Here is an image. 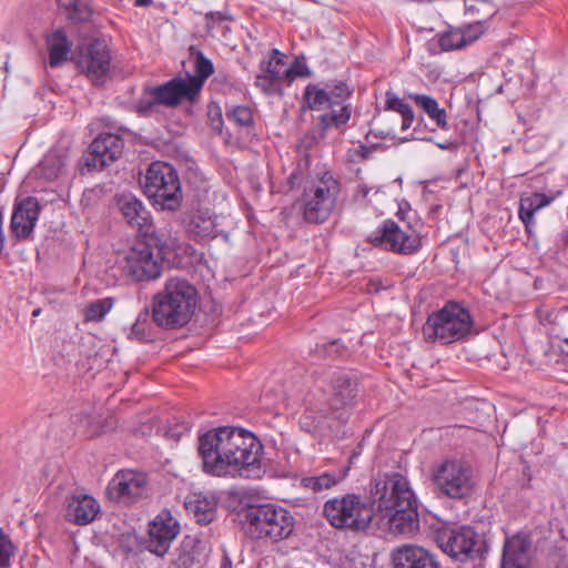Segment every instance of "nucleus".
I'll use <instances>...</instances> for the list:
<instances>
[{
    "label": "nucleus",
    "instance_id": "obj_1",
    "mask_svg": "<svg viewBox=\"0 0 568 568\" xmlns=\"http://www.w3.org/2000/svg\"><path fill=\"white\" fill-rule=\"evenodd\" d=\"M263 446L251 432L219 427L199 438L202 469L215 477H258Z\"/></svg>",
    "mask_w": 568,
    "mask_h": 568
},
{
    "label": "nucleus",
    "instance_id": "obj_2",
    "mask_svg": "<svg viewBox=\"0 0 568 568\" xmlns=\"http://www.w3.org/2000/svg\"><path fill=\"white\" fill-rule=\"evenodd\" d=\"M373 496L377 527L407 536L418 530L417 501L406 477L393 474L376 481Z\"/></svg>",
    "mask_w": 568,
    "mask_h": 568
},
{
    "label": "nucleus",
    "instance_id": "obj_3",
    "mask_svg": "<svg viewBox=\"0 0 568 568\" xmlns=\"http://www.w3.org/2000/svg\"><path fill=\"white\" fill-rule=\"evenodd\" d=\"M196 290L186 280L168 278L163 288L152 301L153 322L163 328L173 329L186 325L196 307Z\"/></svg>",
    "mask_w": 568,
    "mask_h": 568
},
{
    "label": "nucleus",
    "instance_id": "obj_4",
    "mask_svg": "<svg viewBox=\"0 0 568 568\" xmlns=\"http://www.w3.org/2000/svg\"><path fill=\"white\" fill-rule=\"evenodd\" d=\"M473 327L474 321L469 311L450 302L428 316L423 326V335L428 342L450 344L466 338Z\"/></svg>",
    "mask_w": 568,
    "mask_h": 568
},
{
    "label": "nucleus",
    "instance_id": "obj_5",
    "mask_svg": "<svg viewBox=\"0 0 568 568\" xmlns=\"http://www.w3.org/2000/svg\"><path fill=\"white\" fill-rule=\"evenodd\" d=\"M159 252L155 254L149 243H138L125 252L121 267L123 272L136 282L158 278L162 273V260L178 247V239L156 237Z\"/></svg>",
    "mask_w": 568,
    "mask_h": 568
},
{
    "label": "nucleus",
    "instance_id": "obj_6",
    "mask_svg": "<svg viewBox=\"0 0 568 568\" xmlns=\"http://www.w3.org/2000/svg\"><path fill=\"white\" fill-rule=\"evenodd\" d=\"M144 194L162 210L175 211L182 201L181 184L175 169L165 162H153L142 181Z\"/></svg>",
    "mask_w": 568,
    "mask_h": 568
},
{
    "label": "nucleus",
    "instance_id": "obj_7",
    "mask_svg": "<svg viewBox=\"0 0 568 568\" xmlns=\"http://www.w3.org/2000/svg\"><path fill=\"white\" fill-rule=\"evenodd\" d=\"M324 515L335 528L362 531L374 521L375 511L359 495L347 494L327 500Z\"/></svg>",
    "mask_w": 568,
    "mask_h": 568
},
{
    "label": "nucleus",
    "instance_id": "obj_8",
    "mask_svg": "<svg viewBox=\"0 0 568 568\" xmlns=\"http://www.w3.org/2000/svg\"><path fill=\"white\" fill-rule=\"evenodd\" d=\"M248 532L253 538L278 541L287 538L294 529V518L284 508L263 505L247 513Z\"/></svg>",
    "mask_w": 568,
    "mask_h": 568
},
{
    "label": "nucleus",
    "instance_id": "obj_9",
    "mask_svg": "<svg viewBox=\"0 0 568 568\" xmlns=\"http://www.w3.org/2000/svg\"><path fill=\"white\" fill-rule=\"evenodd\" d=\"M432 479L439 493L455 499L470 495L476 485L470 465L455 458L435 465L432 470Z\"/></svg>",
    "mask_w": 568,
    "mask_h": 568
},
{
    "label": "nucleus",
    "instance_id": "obj_10",
    "mask_svg": "<svg viewBox=\"0 0 568 568\" xmlns=\"http://www.w3.org/2000/svg\"><path fill=\"white\" fill-rule=\"evenodd\" d=\"M338 193V182L331 175H324L304 192V219L311 223L325 222L335 209Z\"/></svg>",
    "mask_w": 568,
    "mask_h": 568
},
{
    "label": "nucleus",
    "instance_id": "obj_11",
    "mask_svg": "<svg viewBox=\"0 0 568 568\" xmlns=\"http://www.w3.org/2000/svg\"><path fill=\"white\" fill-rule=\"evenodd\" d=\"M199 83L190 85L185 79L175 78L164 84L149 88L144 91L135 109L140 114H148L161 104L175 106L182 100H194L199 93Z\"/></svg>",
    "mask_w": 568,
    "mask_h": 568
},
{
    "label": "nucleus",
    "instance_id": "obj_12",
    "mask_svg": "<svg viewBox=\"0 0 568 568\" xmlns=\"http://www.w3.org/2000/svg\"><path fill=\"white\" fill-rule=\"evenodd\" d=\"M368 239L375 246L402 255L414 254L422 245L419 234L410 225L392 220L385 221Z\"/></svg>",
    "mask_w": 568,
    "mask_h": 568
},
{
    "label": "nucleus",
    "instance_id": "obj_13",
    "mask_svg": "<svg viewBox=\"0 0 568 568\" xmlns=\"http://www.w3.org/2000/svg\"><path fill=\"white\" fill-rule=\"evenodd\" d=\"M435 539L445 554L458 560L473 558L480 551V538L468 526L440 528L436 531Z\"/></svg>",
    "mask_w": 568,
    "mask_h": 568
},
{
    "label": "nucleus",
    "instance_id": "obj_14",
    "mask_svg": "<svg viewBox=\"0 0 568 568\" xmlns=\"http://www.w3.org/2000/svg\"><path fill=\"white\" fill-rule=\"evenodd\" d=\"M148 491V479L143 473L135 470H120L108 486L111 499L122 503H133Z\"/></svg>",
    "mask_w": 568,
    "mask_h": 568
},
{
    "label": "nucleus",
    "instance_id": "obj_15",
    "mask_svg": "<svg viewBox=\"0 0 568 568\" xmlns=\"http://www.w3.org/2000/svg\"><path fill=\"white\" fill-rule=\"evenodd\" d=\"M180 531L178 520L170 510H162L149 525L146 548L156 556H163Z\"/></svg>",
    "mask_w": 568,
    "mask_h": 568
},
{
    "label": "nucleus",
    "instance_id": "obj_16",
    "mask_svg": "<svg viewBox=\"0 0 568 568\" xmlns=\"http://www.w3.org/2000/svg\"><path fill=\"white\" fill-rule=\"evenodd\" d=\"M123 141L118 134L102 133L95 138L85 155L89 170L101 171L112 164L122 153Z\"/></svg>",
    "mask_w": 568,
    "mask_h": 568
},
{
    "label": "nucleus",
    "instance_id": "obj_17",
    "mask_svg": "<svg viewBox=\"0 0 568 568\" xmlns=\"http://www.w3.org/2000/svg\"><path fill=\"white\" fill-rule=\"evenodd\" d=\"M111 55L103 40H94L81 54L79 65L97 84H102L110 74Z\"/></svg>",
    "mask_w": 568,
    "mask_h": 568
},
{
    "label": "nucleus",
    "instance_id": "obj_18",
    "mask_svg": "<svg viewBox=\"0 0 568 568\" xmlns=\"http://www.w3.org/2000/svg\"><path fill=\"white\" fill-rule=\"evenodd\" d=\"M221 217L210 209H197L191 212L186 221L187 233L196 241H209L222 234L227 240V233H223Z\"/></svg>",
    "mask_w": 568,
    "mask_h": 568
},
{
    "label": "nucleus",
    "instance_id": "obj_19",
    "mask_svg": "<svg viewBox=\"0 0 568 568\" xmlns=\"http://www.w3.org/2000/svg\"><path fill=\"white\" fill-rule=\"evenodd\" d=\"M393 568H439L435 556L423 547L403 545L392 552Z\"/></svg>",
    "mask_w": 568,
    "mask_h": 568
},
{
    "label": "nucleus",
    "instance_id": "obj_20",
    "mask_svg": "<svg viewBox=\"0 0 568 568\" xmlns=\"http://www.w3.org/2000/svg\"><path fill=\"white\" fill-rule=\"evenodd\" d=\"M210 548L204 540L186 536L169 568H200L206 560Z\"/></svg>",
    "mask_w": 568,
    "mask_h": 568
},
{
    "label": "nucleus",
    "instance_id": "obj_21",
    "mask_svg": "<svg viewBox=\"0 0 568 568\" xmlns=\"http://www.w3.org/2000/svg\"><path fill=\"white\" fill-rule=\"evenodd\" d=\"M349 94L348 87L344 82H339L328 91V95L332 97L333 110L320 116V124L323 129L339 126L349 120L351 109L344 104Z\"/></svg>",
    "mask_w": 568,
    "mask_h": 568
},
{
    "label": "nucleus",
    "instance_id": "obj_22",
    "mask_svg": "<svg viewBox=\"0 0 568 568\" xmlns=\"http://www.w3.org/2000/svg\"><path fill=\"white\" fill-rule=\"evenodd\" d=\"M40 213L37 199L27 197L14 209L11 217L12 233L19 239H27L33 231Z\"/></svg>",
    "mask_w": 568,
    "mask_h": 568
},
{
    "label": "nucleus",
    "instance_id": "obj_23",
    "mask_svg": "<svg viewBox=\"0 0 568 568\" xmlns=\"http://www.w3.org/2000/svg\"><path fill=\"white\" fill-rule=\"evenodd\" d=\"M67 520L77 525H88L100 511L99 503L89 495H72L64 501Z\"/></svg>",
    "mask_w": 568,
    "mask_h": 568
},
{
    "label": "nucleus",
    "instance_id": "obj_24",
    "mask_svg": "<svg viewBox=\"0 0 568 568\" xmlns=\"http://www.w3.org/2000/svg\"><path fill=\"white\" fill-rule=\"evenodd\" d=\"M356 396V382L345 372L334 373L331 378V394L328 404L332 410L337 412L354 403Z\"/></svg>",
    "mask_w": 568,
    "mask_h": 568
},
{
    "label": "nucleus",
    "instance_id": "obj_25",
    "mask_svg": "<svg viewBox=\"0 0 568 568\" xmlns=\"http://www.w3.org/2000/svg\"><path fill=\"white\" fill-rule=\"evenodd\" d=\"M116 205L132 227L139 231L145 229V233L149 232L150 213L138 197L130 193L120 194L116 197Z\"/></svg>",
    "mask_w": 568,
    "mask_h": 568
},
{
    "label": "nucleus",
    "instance_id": "obj_26",
    "mask_svg": "<svg viewBox=\"0 0 568 568\" xmlns=\"http://www.w3.org/2000/svg\"><path fill=\"white\" fill-rule=\"evenodd\" d=\"M529 540L523 535L507 538L504 545L501 568H527Z\"/></svg>",
    "mask_w": 568,
    "mask_h": 568
},
{
    "label": "nucleus",
    "instance_id": "obj_27",
    "mask_svg": "<svg viewBox=\"0 0 568 568\" xmlns=\"http://www.w3.org/2000/svg\"><path fill=\"white\" fill-rule=\"evenodd\" d=\"M409 99L426 113L428 119L434 122L438 129L443 131H447L449 129L446 110L440 108L433 97L413 93L409 94Z\"/></svg>",
    "mask_w": 568,
    "mask_h": 568
},
{
    "label": "nucleus",
    "instance_id": "obj_28",
    "mask_svg": "<svg viewBox=\"0 0 568 568\" xmlns=\"http://www.w3.org/2000/svg\"><path fill=\"white\" fill-rule=\"evenodd\" d=\"M217 501L213 496L194 494L185 501L186 509L194 515L197 523L209 524L215 517Z\"/></svg>",
    "mask_w": 568,
    "mask_h": 568
},
{
    "label": "nucleus",
    "instance_id": "obj_29",
    "mask_svg": "<svg viewBox=\"0 0 568 568\" xmlns=\"http://www.w3.org/2000/svg\"><path fill=\"white\" fill-rule=\"evenodd\" d=\"M67 162L65 154L57 153L55 151L49 152L39 165L33 170V174L45 181H53L58 179L64 171Z\"/></svg>",
    "mask_w": 568,
    "mask_h": 568
},
{
    "label": "nucleus",
    "instance_id": "obj_30",
    "mask_svg": "<svg viewBox=\"0 0 568 568\" xmlns=\"http://www.w3.org/2000/svg\"><path fill=\"white\" fill-rule=\"evenodd\" d=\"M551 199L541 193H532L520 199L519 217L528 227L534 223V214L538 210L547 206Z\"/></svg>",
    "mask_w": 568,
    "mask_h": 568
},
{
    "label": "nucleus",
    "instance_id": "obj_31",
    "mask_svg": "<svg viewBox=\"0 0 568 568\" xmlns=\"http://www.w3.org/2000/svg\"><path fill=\"white\" fill-rule=\"evenodd\" d=\"M347 476V469H338L334 471H324L317 476L305 477L302 480L304 487L313 491H322L329 489L342 481Z\"/></svg>",
    "mask_w": 568,
    "mask_h": 568
},
{
    "label": "nucleus",
    "instance_id": "obj_32",
    "mask_svg": "<svg viewBox=\"0 0 568 568\" xmlns=\"http://www.w3.org/2000/svg\"><path fill=\"white\" fill-rule=\"evenodd\" d=\"M49 63L51 67H58L67 61L70 51V43L61 30H57L48 38Z\"/></svg>",
    "mask_w": 568,
    "mask_h": 568
},
{
    "label": "nucleus",
    "instance_id": "obj_33",
    "mask_svg": "<svg viewBox=\"0 0 568 568\" xmlns=\"http://www.w3.org/2000/svg\"><path fill=\"white\" fill-rule=\"evenodd\" d=\"M465 16L471 21L487 23L497 12L490 0H463Z\"/></svg>",
    "mask_w": 568,
    "mask_h": 568
},
{
    "label": "nucleus",
    "instance_id": "obj_34",
    "mask_svg": "<svg viewBox=\"0 0 568 568\" xmlns=\"http://www.w3.org/2000/svg\"><path fill=\"white\" fill-rule=\"evenodd\" d=\"M58 3L69 20L84 22L91 17V8L88 0H58Z\"/></svg>",
    "mask_w": 568,
    "mask_h": 568
},
{
    "label": "nucleus",
    "instance_id": "obj_35",
    "mask_svg": "<svg viewBox=\"0 0 568 568\" xmlns=\"http://www.w3.org/2000/svg\"><path fill=\"white\" fill-rule=\"evenodd\" d=\"M286 63L284 61V54L277 49L271 51L268 60L261 62V72L267 75L270 79L286 80Z\"/></svg>",
    "mask_w": 568,
    "mask_h": 568
},
{
    "label": "nucleus",
    "instance_id": "obj_36",
    "mask_svg": "<svg viewBox=\"0 0 568 568\" xmlns=\"http://www.w3.org/2000/svg\"><path fill=\"white\" fill-rule=\"evenodd\" d=\"M304 99L308 108L312 110H333L332 97L328 95V91L321 89L315 84H308L306 87Z\"/></svg>",
    "mask_w": 568,
    "mask_h": 568
},
{
    "label": "nucleus",
    "instance_id": "obj_37",
    "mask_svg": "<svg viewBox=\"0 0 568 568\" xmlns=\"http://www.w3.org/2000/svg\"><path fill=\"white\" fill-rule=\"evenodd\" d=\"M113 300L110 297L91 302L84 311L85 322H100L112 310Z\"/></svg>",
    "mask_w": 568,
    "mask_h": 568
},
{
    "label": "nucleus",
    "instance_id": "obj_38",
    "mask_svg": "<svg viewBox=\"0 0 568 568\" xmlns=\"http://www.w3.org/2000/svg\"><path fill=\"white\" fill-rule=\"evenodd\" d=\"M213 64L211 60L206 59L202 53L196 57L195 60V75L187 77L185 80L191 85L200 84L199 91L203 87L204 81L213 73Z\"/></svg>",
    "mask_w": 568,
    "mask_h": 568
},
{
    "label": "nucleus",
    "instance_id": "obj_39",
    "mask_svg": "<svg viewBox=\"0 0 568 568\" xmlns=\"http://www.w3.org/2000/svg\"><path fill=\"white\" fill-rule=\"evenodd\" d=\"M73 424L78 432L88 437H94L100 434L95 418L87 413L75 415Z\"/></svg>",
    "mask_w": 568,
    "mask_h": 568
},
{
    "label": "nucleus",
    "instance_id": "obj_40",
    "mask_svg": "<svg viewBox=\"0 0 568 568\" xmlns=\"http://www.w3.org/2000/svg\"><path fill=\"white\" fill-rule=\"evenodd\" d=\"M439 45L445 51L465 47L464 36L459 28L444 32L439 38Z\"/></svg>",
    "mask_w": 568,
    "mask_h": 568
},
{
    "label": "nucleus",
    "instance_id": "obj_41",
    "mask_svg": "<svg viewBox=\"0 0 568 568\" xmlns=\"http://www.w3.org/2000/svg\"><path fill=\"white\" fill-rule=\"evenodd\" d=\"M150 328V313L148 310L142 311L135 322L133 323L130 332L131 338H136L139 341L146 339L149 337Z\"/></svg>",
    "mask_w": 568,
    "mask_h": 568
},
{
    "label": "nucleus",
    "instance_id": "obj_42",
    "mask_svg": "<svg viewBox=\"0 0 568 568\" xmlns=\"http://www.w3.org/2000/svg\"><path fill=\"white\" fill-rule=\"evenodd\" d=\"M226 118L240 126H248L253 122L252 110L248 106L236 105L226 112Z\"/></svg>",
    "mask_w": 568,
    "mask_h": 568
},
{
    "label": "nucleus",
    "instance_id": "obj_43",
    "mask_svg": "<svg viewBox=\"0 0 568 568\" xmlns=\"http://www.w3.org/2000/svg\"><path fill=\"white\" fill-rule=\"evenodd\" d=\"M16 546L11 541L9 535H7L0 527V566L9 567L11 557L14 555Z\"/></svg>",
    "mask_w": 568,
    "mask_h": 568
},
{
    "label": "nucleus",
    "instance_id": "obj_44",
    "mask_svg": "<svg viewBox=\"0 0 568 568\" xmlns=\"http://www.w3.org/2000/svg\"><path fill=\"white\" fill-rule=\"evenodd\" d=\"M464 36L465 44L468 45L475 42L487 30V23L480 21H471L464 28H459Z\"/></svg>",
    "mask_w": 568,
    "mask_h": 568
},
{
    "label": "nucleus",
    "instance_id": "obj_45",
    "mask_svg": "<svg viewBox=\"0 0 568 568\" xmlns=\"http://www.w3.org/2000/svg\"><path fill=\"white\" fill-rule=\"evenodd\" d=\"M310 74L307 65L300 59H296L292 65L286 68V82L291 84L295 79L305 78Z\"/></svg>",
    "mask_w": 568,
    "mask_h": 568
},
{
    "label": "nucleus",
    "instance_id": "obj_46",
    "mask_svg": "<svg viewBox=\"0 0 568 568\" xmlns=\"http://www.w3.org/2000/svg\"><path fill=\"white\" fill-rule=\"evenodd\" d=\"M386 108L396 111L400 115L408 113L409 111L413 110L407 103H405L396 94L390 92L386 93Z\"/></svg>",
    "mask_w": 568,
    "mask_h": 568
},
{
    "label": "nucleus",
    "instance_id": "obj_47",
    "mask_svg": "<svg viewBox=\"0 0 568 568\" xmlns=\"http://www.w3.org/2000/svg\"><path fill=\"white\" fill-rule=\"evenodd\" d=\"M278 80L276 79H270L267 75L263 74L262 72L256 77V85L261 88L265 93H276L278 92L277 87Z\"/></svg>",
    "mask_w": 568,
    "mask_h": 568
},
{
    "label": "nucleus",
    "instance_id": "obj_48",
    "mask_svg": "<svg viewBox=\"0 0 568 568\" xmlns=\"http://www.w3.org/2000/svg\"><path fill=\"white\" fill-rule=\"evenodd\" d=\"M321 419L316 420L312 412L305 413L301 418V426L307 432H312L321 426Z\"/></svg>",
    "mask_w": 568,
    "mask_h": 568
},
{
    "label": "nucleus",
    "instance_id": "obj_49",
    "mask_svg": "<svg viewBox=\"0 0 568 568\" xmlns=\"http://www.w3.org/2000/svg\"><path fill=\"white\" fill-rule=\"evenodd\" d=\"M414 111H409L408 113H405L402 115V129L403 130H407L408 128L412 126L413 122H414Z\"/></svg>",
    "mask_w": 568,
    "mask_h": 568
},
{
    "label": "nucleus",
    "instance_id": "obj_50",
    "mask_svg": "<svg viewBox=\"0 0 568 568\" xmlns=\"http://www.w3.org/2000/svg\"><path fill=\"white\" fill-rule=\"evenodd\" d=\"M225 17L221 12H210L206 14L207 22L223 21Z\"/></svg>",
    "mask_w": 568,
    "mask_h": 568
},
{
    "label": "nucleus",
    "instance_id": "obj_51",
    "mask_svg": "<svg viewBox=\"0 0 568 568\" xmlns=\"http://www.w3.org/2000/svg\"><path fill=\"white\" fill-rule=\"evenodd\" d=\"M437 146L442 150H455L456 149V144L450 141H446L444 143H437Z\"/></svg>",
    "mask_w": 568,
    "mask_h": 568
},
{
    "label": "nucleus",
    "instance_id": "obj_52",
    "mask_svg": "<svg viewBox=\"0 0 568 568\" xmlns=\"http://www.w3.org/2000/svg\"><path fill=\"white\" fill-rule=\"evenodd\" d=\"M152 0H134L136 7H149Z\"/></svg>",
    "mask_w": 568,
    "mask_h": 568
},
{
    "label": "nucleus",
    "instance_id": "obj_53",
    "mask_svg": "<svg viewBox=\"0 0 568 568\" xmlns=\"http://www.w3.org/2000/svg\"><path fill=\"white\" fill-rule=\"evenodd\" d=\"M221 568H232V564L227 558H224Z\"/></svg>",
    "mask_w": 568,
    "mask_h": 568
},
{
    "label": "nucleus",
    "instance_id": "obj_54",
    "mask_svg": "<svg viewBox=\"0 0 568 568\" xmlns=\"http://www.w3.org/2000/svg\"><path fill=\"white\" fill-rule=\"evenodd\" d=\"M40 313H41V310H40V308H37V310H34V311L32 312V315H33V316H39V315H40Z\"/></svg>",
    "mask_w": 568,
    "mask_h": 568
},
{
    "label": "nucleus",
    "instance_id": "obj_55",
    "mask_svg": "<svg viewBox=\"0 0 568 568\" xmlns=\"http://www.w3.org/2000/svg\"><path fill=\"white\" fill-rule=\"evenodd\" d=\"M362 150H363L365 153H367V152H368V150H367L365 146H362Z\"/></svg>",
    "mask_w": 568,
    "mask_h": 568
},
{
    "label": "nucleus",
    "instance_id": "obj_56",
    "mask_svg": "<svg viewBox=\"0 0 568 568\" xmlns=\"http://www.w3.org/2000/svg\"><path fill=\"white\" fill-rule=\"evenodd\" d=\"M565 342L568 343V338H566Z\"/></svg>",
    "mask_w": 568,
    "mask_h": 568
}]
</instances>
